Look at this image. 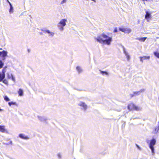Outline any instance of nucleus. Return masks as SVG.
<instances>
[{
    "label": "nucleus",
    "instance_id": "obj_1",
    "mask_svg": "<svg viewBox=\"0 0 159 159\" xmlns=\"http://www.w3.org/2000/svg\"><path fill=\"white\" fill-rule=\"evenodd\" d=\"M95 39L100 43L102 44H105L108 45L111 44V42L112 41L111 37H109L102 33L99 36L95 38Z\"/></svg>",
    "mask_w": 159,
    "mask_h": 159
},
{
    "label": "nucleus",
    "instance_id": "obj_2",
    "mask_svg": "<svg viewBox=\"0 0 159 159\" xmlns=\"http://www.w3.org/2000/svg\"><path fill=\"white\" fill-rule=\"evenodd\" d=\"M67 21L66 19H63L58 24L57 27L60 30L62 31L64 30L63 27L66 25V22Z\"/></svg>",
    "mask_w": 159,
    "mask_h": 159
},
{
    "label": "nucleus",
    "instance_id": "obj_3",
    "mask_svg": "<svg viewBox=\"0 0 159 159\" xmlns=\"http://www.w3.org/2000/svg\"><path fill=\"white\" fill-rule=\"evenodd\" d=\"M156 143V140L155 139H153L151 140L149 144V147L151 150L153 154L154 153V146Z\"/></svg>",
    "mask_w": 159,
    "mask_h": 159
},
{
    "label": "nucleus",
    "instance_id": "obj_4",
    "mask_svg": "<svg viewBox=\"0 0 159 159\" xmlns=\"http://www.w3.org/2000/svg\"><path fill=\"white\" fill-rule=\"evenodd\" d=\"M7 52L4 50L0 52V57H2V61H4L6 59V57L7 56Z\"/></svg>",
    "mask_w": 159,
    "mask_h": 159
},
{
    "label": "nucleus",
    "instance_id": "obj_5",
    "mask_svg": "<svg viewBox=\"0 0 159 159\" xmlns=\"http://www.w3.org/2000/svg\"><path fill=\"white\" fill-rule=\"evenodd\" d=\"M128 108L129 110H132V109H134L136 111H139L140 108L138 107L135 106L133 103H130L128 106Z\"/></svg>",
    "mask_w": 159,
    "mask_h": 159
},
{
    "label": "nucleus",
    "instance_id": "obj_6",
    "mask_svg": "<svg viewBox=\"0 0 159 159\" xmlns=\"http://www.w3.org/2000/svg\"><path fill=\"white\" fill-rule=\"evenodd\" d=\"M41 31L43 32L44 33H48L49 34V36L53 37L54 35V33L53 32L50 31L48 30H46L45 28H43L41 30Z\"/></svg>",
    "mask_w": 159,
    "mask_h": 159
},
{
    "label": "nucleus",
    "instance_id": "obj_7",
    "mask_svg": "<svg viewBox=\"0 0 159 159\" xmlns=\"http://www.w3.org/2000/svg\"><path fill=\"white\" fill-rule=\"evenodd\" d=\"M79 105L82 107L84 111L86 110L87 107V105L84 102H80L79 104Z\"/></svg>",
    "mask_w": 159,
    "mask_h": 159
},
{
    "label": "nucleus",
    "instance_id": "obj_8",
    "mask_svg": "<svg viewBox=\"0 0 159 159\" xmlns=\"http://www.w3.org/2000/svg\"><path fill=\"white\" fill-rule=\"evenodd\" d=\"M122 48L123 49V52L125 54V56H126V57L127 58V60L129 61L130 59V56L128 55V53L126 51V49L124 46H122Z\"/></svg>",
    "mask_w": 159,
    "mask_h": 159
},
{
    "label": "nucleus",
    "instance_id": "obj_9",
    "mask_svg": "<svg viewBox=\"0 0 159 159\" xmlns=\"http://www.w3.org/2000/svg\"><path fill=\"white\" fill-rule=\"evenodd\" d=\"M145 91V89H142L138 91L134 92V94H135V96L139 95L141 93H143Z\"/></svg>",
    "mask_w": 159,
    "mask_h": 159
},
{
    "label": "nucleus",
    "instance_id": "obj_10",
    "mask_svg": "<svg viewBox=\"0 0 159 159\" xmlns=\"http://www.w3.org/2000/svg\"><path fill=\"white\" fill-rule=\"evenodd\" d=\"M38 117L39 120L42 122L45 121L47 120V118L45 116H38Z\"/></svg>",
    "mask_w": 159,
    "mask_h": 159
},
{
    "label": "nucleus",
    "instance_id": "obj_11",
    "mask_svg": "<svg viewBox=\"0 0 159 159\" xmlns=\"http://www.w3.org/2000/svg\"><path fill=\"white\" fill-rule=\"evenodd\" d=\"M19 137L20 138L24 139H29V138L28 136H25V135L23 134H20Z\"/></svg>",
    "mask_w": 159,
    "mask_h": 159
},
{
    "label": "nucleus",
    "instance_id": "obj_12",
    "mask_svg": "<svg viewBox=\"0 0 159 159\" xmlns=\"http://www.w3.org/2000/svg\"><path fill=\"white\" fill-rule=\"evenodd\" d=\"M140 61L142 62H143V60H145L146 59H149L150 58L149 56H143V57H140Z\"/></svg>",
    "mask_w": 159,
    "mask_h": 159
},
{
    "label": "nucleus",
    "instance_id": "obj_13",
    "mask_svg": "<svg viewBox=\"0 0 159 159\" xmlns=\"http://www.w3.org/2000/svg\"><path fill=\"white\" fill-rule=\"evenodd\" d=\"M146 14L145 15V18L146 19H148L150 18L151 17V14L149 12L147 11L146 12Z\"/></svg>",
    "mask_w": 159,
    "mask_h": 159
},
{
    "label": "nucleus",
    "instance_id": "obj_14",
    "mask_svg": "<svg viewBox=\"0 0 159 159\" xmlns=\"http://www.w3.org/2000/svg\"><path fill=\"white\" fill-rule=\"evenodd\" d=\"M76 70L79 74L82 72L83 71L82 68L80 66H77L76 67Z\"/></svg>",
    "mask_w": 159,
    "mask_h": 159
},
{
    "label": "nucleus",
    "instance_id": "obj_15",
    "mask_svg": "<svg viewBox=\"0 0 159 159\" xmlns=\"http://www.w3.org/2000/svg\"><path fill=\"white\" fill-rule=\"evenodd\" d=\"M5 126L0 125V131L4 133L5 132Z\"/></svg>",
    "mask_w": 159,
    "mask_h": 159
},
{
    "label": "nucleus",
    "instance_id": "obj_16",
    "mask_svg": "<svg viewBox=\"0 0 159 159\" xmlns=\"http://www.w3.org/2000/svg\"><path fill=\"white\" fill-rule=\"evenodd\" d=\"M5 75L2 74L1 73H0V82H1L5 78Z\"/></svg>",
    "mask_w": 159,
    "mask_h": 159
},
{
    "label": "nucleus",
    "instance_id": "obj_17",
    "mask_svg": "<svg viewBox=\"0 0 159 159\" xmlns=\"http://www.w3.org/2000/svg\"><path fill=\"white\" fill-rule=\"evenodd\" d=\"M18 93L20 96H23V91L22 89H20L18 91Z\"/></svg>",
    "mask_w": 159,
    "mask_h": 159
},
{
    "label": "nucleus",
    "instance_id": "obj_18",
    "mask_svg": "<svg viewBox=\"0 0 159 159\" xmlns=\"http://www.w3.org/2000/svg\"><path fill=\"white\" fill-rule=\"evenodd\" d=\"M159 130V125L156 126L153 131V133L155 134H157Z\"/></svg>",
    "mask_w": 159,
    "mask_h": 159
},
{
    "label": "nucleus",
    "instance_id": "obj_19",
    "mask_svg": "<svg viewBox=\"0 0 159 159\" xmlns=\"http://www.w3.org/2000/svg\"><path fill=\"white\" fill-rule=\"evenodd\" d=\"M131 31V30L129 28H125V32H124L125 33H129Z\"/></svg>",
    "mask_w": 159,
    "mask_h": 159
},
{
    "label": "nucleus",
    "instance_id": "obj_20",
    "mask_svg": "<svg viewBox=\"0 0 159 159\" xmlns=\"http://www.w3.org/2000/svg\"><path fill=\"white\" fill-rule=\"evenodd\" d=\"M99 71H100L101 73L102 74V75H108V73L106 71H102L101 70H100Z\"/></svg>",
    "mask_w": 159,
    "mask_h": 159
},
{
    "label": "nucleus",
    "instance_id": "obj_21",
    "mask_svg": "<svg viewBox=\"0 0 159 159\" xmlns=\"http://www.w3.org/2000/svg\"><path fill=\"white\" fill-rule=\"evenodd\" d=\"M10 8L9 10V12L10 13H12L13 12V8L12 5V4H11L10 6Z\"/></svg>",
    "mask_w": 159,
    "mask_h": 159
},
{
    "label": "nucleus",
    "instance_id": "obj_22",
    "mask_svg": "<svg viewBox=\"0 0 159 159\" xmlns=\"http://www.w3.org/2000/svg\"><path fill=\"white\" fill-rule=\"evenodd\" d=\"M147 38L146 37H142L140 38H137V39L139 40V41L144 42L145 40Z\"/></svg>",
    "mask_w": 159,
    "mask_h": 159
},
{
    "label": "nucleus",
    "instance_id": "obj_23",
    "mask_svg": "<svg viewBox=\"0 0 159 159\" xmlns=\"http://www.w3.org/2000/svg\"><path fill=\"white\" fill-rule=\"evenodd\" d=\"M8 105L10 106H11V105H17V104H16V102H9L8 103Z\"/></svg>",
    "mask_w": 159,
    "mask_h": 159
},
{
    "label": "nucleus",
    "instance_id": "obj_24",
    "mask_svg": "<svg viewBox=\"0 0 159 159\" xmlns=\"http://www.w3.org/2000/svg\"><path fill=\"white\" fill-rule=\"evenodd\" d=\"M6 71V70L5 69V68H3L2 70V72H0V73H1L2 74L4 75H5V73Z\"/></svg>",
    "mask_w": 159,
    "mask_h": 159
},
{
    "label": "nucleus",
    "instance_id": "obj_25",
    "mask_svg": "<svg viewBox=\"0 0 159 159\" xmlns=\"http://www.w3.org/2000/svg\"><path fill=\"white\" fill-rule=\"evenodd\" d=\"M4 65V62L0 60V69L2 68Z\"/></svg>",
    "mask_w": 159,
    "mask_h": 159
},
{
    "label": "nucleus",
    "instance_id": "obj_26",
    "mask_svg": "<svg viewBox=\"0 0 159 159\" xmlns=\"http://www.w3.org/2000/svg\"><path fill=\"white\" fill-rule=\"evenodd\" d=\"M154 55L158 58H159V53L157 52H154Z\"/></svg>",
    "mask_w": 159,
    "mask_h": 159
},
{
    "label": "nucleus",
    "instance_id": "obj_27",
    "mask_svg": "<svg viewBox=\"0 0 159 159\" xmlns=\"http://www.w3.org/2000/svg\"><path fill=\"white\" fill-rule=\"evenodd\" d=\"M4 99L6 101L8 102L10 100L9 98L7 96H5L4 97Z\"/></svg>",
    "mask_w": 159,
    "mask_h": 159
},
{
    "label": "nucleus",
    "instance_id": "obj_28",
    "mask_svg": "<svg viewBox=\"0 0 159 159\" xmlns=\"http://www.w3.org/2000/svg\"><path fill=\"white\" fill-rule=\"evenodd\" d=\"M12 75L11 74H9V73L7 74V77L8 79H10L11 78Z\"/></svg>",
    "mask_w": 159,
    "mask_h": 159
},
{
    "label": "nucleus",
    "instance_id": "obj_29",
    "mask_svg": "<svg viewBox=\"0 0 159 159\" xmlns=\"http://www.w3.org/2000/svg\"><path fill=\"white\" fill-rule=\"evenodd\" d=\"M119 30L120 31H121L123 32H125V28H120Z\"/></svg>",
    "mask_w": 159,
    "mask_h": 159
},
{
    "label": "nucleus",
    "instance_id": "obj_30",
    "mask_svg": "<svg viewBox=\"0 0 159 159\" xmlns=\"http://www.w3.org/2000/svg\"><path fill=\"white\" fill-rule=\"evenodd\" d=\"M3 83H4L5 84H8V81L6 79H3V80H2Z\"/></svg>",
    "mask_w": 159,
    "mask_h": 159
},
{
    "label": "nucleus",
    "instance_id": "obj_31",
    "mask_svg": "<svg viewBox=\"0 0 159 159\" xmlns=\"http://www.w3.org/2000/svg\"><path fill=\"white\" fill-rule=\"evenodd\" d=\"M67 0H63L61 2V4H63L64 3H65L66 2Z\"/></svg>",
    "mask_w": 159,
    "mask_h": 159
},
{
    "label": "nucleus",
    "instance_id": "obj_32",
    "mask_svg": "<svg viewBox=\"0 0 159 159\" xmlns=\"http://www.w3.org/2000/svg\"><path fill=\"white\" fill-rule=\"evenodd\" d=\"M136 146L138 148L139 150H141V148L138 145H137V144H136Z\"/></svg>",
    "mask_w": 159,
    "mask_h": 159
},
{
    "label": "nucleus",
    "instance_id": "obj_33",
    "mask_svg": "<svg viewBox=\"0 0 159 159\" xmlns=\"http://www.w3.org/2000/svg\"><path fill=\"white\" fill-rule=\"evenodd\" d=\"M11 80H13V81H15V77L13 76V75H12V76H11Z\"/></svg>",
    "mask_w": 159,
    "mask_h": 159
},
{
    "label": "nucleus",
    "instance_id": "obj_34",
    "mask_svg": "<svg viewBox=\"0 0 159 159\" xmlns=\"http://www.w3.org/2000/svg\"><path fill=\"white\" fill-rule=\"evenodd\" d=\"M130 96H131V97H133L134 96H135V94L133 93V94H130Z\"/></svg>",
    "mask_w": 159,
    "mask_h": 159
},
{
    "label": "nucleus",
    "instance_id": "obj_35",
    "mask_svg": "<svg viewBox=\"0 0 159 159\" xmlns=\"http://www.w3.org/2000/svg\"><path fill=\"white\" fill-rule=\"evenodd\" d=\"M114 32L115 33H116V32H117V29L116 28V29H115L114 30Z\"/></svg>",
    "mask_w": 159,
    "mask_h": 159
},
{
    "label": "nucleus",
    "instance_id": "obj_36",
    "mask_svg": "<svg viewBox=\"0 0 159 159\" xmlns=\"http://www.w3.org/2000/svg\"><path fill=\"white\" fill-rule=\"evenodd\" d=\"M7 0V2H8V3L9 4L10 6V5L11 4V3H10V2L8 0Z\"/></svg>",
    "mask_w": 159,
    "mask_h": 159
},
{
    "label": "nucleus",
    "instance_id": "obj_37",
    "mask_svg": "<svg viewBox=\"0 0 159 159\" xmlns=\"http://www.w3.org/2000/svg\"><path fill=\"white\" fill-rule=\"evenodd\" d=\"M143 1H149L151 2L152 1V0H143Z\"/></svg>",
    "mask_w": 159,
    "mask_h": 159
},
{
    "label": "nucleus",
    "instance_id": "obj_38",
    "mask_svg": "<svg viewBox=\"0 0 159 159\" xmlns=\"http://www.w3.org/2000/svg\"><path fill=\"white\" fill-rule=\"evenodd\" d=\"M58 156L59 158L61 157L60 155L59 154H58Z\"/></svg>",
    "mask_w": 159,
    "mask_h": 159
},
{
    "label": "nucleus",
    "instance_id": "obj_39",
    "mask_svg": "<svg viewBox=\"0 0 159 159\" xmlns=\"http://www.w3.org/2000/svg\"><path fill=\"white\" fill-rule=\"evenodd\" d=\"M12 141H10V144H12Z\"/></svg>",
    "mask_w": 159,
    "mask_h": 159
},
{
    "label": "nucleus",
    "instance_id": "obj_40",
    "mask_svg": "<svg viewBox=\"0 0 159 159\" xmlns=\"http://www.w3.org/2000/svg\"><path fill=\"white\" fill-rule=\"evenodd\" d=\"M7 68V66H5L4 68H5V69H6Z\"/></svg>",
    "mask_w": 159,
    "mask_h": 159
},
{
    "label": "nucleus",
    "instance_id": "obj_41",
    "mask_svg": "<svg viewBox=\"0 0 159 159\" xmlns=\"http://www.w3.org/2000/svg\"><path fill=\"white\" fill-rule=\"evenodd\" d=\"M2 48H0V50H2Z\"/></svg>",
    "mask_w": 159,
    "mask_h": 159
},
{
    "label": "nucleus",
    "instance_id": "obj_42",
    "mask_svg": "<svg viewBox=\"0 0 159 159\" xmlns=\"http://www.w3.org/2000/svg\"><path fill=\"white\" fill-rule=\"evenodd\" d=\"M158 123L159 125V121H158Z\"/></svg>",
    "mask_w": 159,
    "mask_h": 159
}]
</instances>
